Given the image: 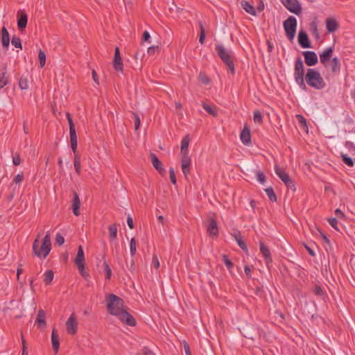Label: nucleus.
<instances>
[{"label": "nucleus", "mask_w": 355, "mask_h": 355, "mask_svg": "<svg viewBox=\"0 0 355 355\" xmlns=\"http://www.w3.org/2000/svg\"><path fill=\"white\" fill-rule=\"evenodd\" d=\"M73 197L72 200V211L75 216H78L80 215V201L78 196V194L76 191H73Z\"/></svg>", "instance_id": "20"}, {"label": "nucleus", "mask_w": 355, "mask_h": 355, "mask_svg": "<svg viewBox=\"0 0 355 355\" xmlns=\"http://www.w3.org/2000/svg\"><path fill=\"white\" fill-rule=\"evenodd\" d=\"M313 293L315 295L321 297L324 295V292L321 286L316 285L313 288Z\"/></svg>", "instance_id": "55"}, {"label": "nucleus", "mask_w": 355, "mask_h": 355, "mask_svg": "<svg viewBox=\"0 0 355 355\" xmlns=\"http://www.w3.org/2000/svg\"><path fill=\"white\" fill-rule=\"evenodd\" d=\"M287 188L291 189L292 191H295L296 190L295 185L294 183V181L289 178L288 181L284 182Z\"/></svg>", "instance_id": "54"}, {"label": "nucleus", "mask_w": 355, "mask_h": 355, "mask_svg": "<svg viewBox=\"0 0 355 355\" xmlns=\"http://www.w3.org/2000/svg\"><path fill=\"white\" fill-rule=\"evenodd\" d=\"M107 309L110 314L116 316L122 322L135 327L137 324L134 317L123 309L124 302L114 294L106 296Z\"/></svg>", "instance_id": "1"}, {"label": "nucleus", "mask_w": 355, "mask_h": 355, "mask_svg": "<svg viewBox=\"0 0 355 355\" xmlns=\"http://www.w3.org/2000/svg\"><path fill=\"white\" fill-rule=\"evenodd\" d=\"M66 329L69 334L74 335L78 330V322L75 313H72L66 322Z\"/></svg>", "instance_id": "10"}, {"label": "nucleus", "mask_w": 355, "mask_h": 355, "mask_svg": "<svg viewBox=\"0 0 355 355\" xmlns=\"http://www.w3.org/2000/svg\"><path fill=\"white\" fill-rule=\"evenodd\" d=\"M130 250L131 256L133 257L137 252V243L135 238H132L130 242Z\"/></svg>", "instance_id": "44"}, {"label": "nucleus", "mask_w": 355, "mask_h": 355, "mask_svg": "<svg viewBox=\"0 0 355 355\" xmlns=\"http://www.w3.org/2000/svg\"><path fill=\"white\" fill-rule=\"evenodd\" d=\"M80 274L84 277H89V273L85 270V263H82V267H78Z\"/></svg>", "instance_id": "58"}, {"label": "nucleus", "mask_w": 355, "mask_h": 355, "mask_svg": "<svg viewBox=\"0 0 355 355\" xmlns=\"http://www.w3.org/2000/svg\"><path fill=\"white\" fill-rule=\"evenodd\" d=\"M265 191H266V195L268 196V198L270 199V200L271 202H276L277 201V196L275 193L274 190H273V189L271 187H270L268 188H266L265 189Z\"/></svg>", "instance_id": "38"}, {"label": "nucleus", "mask_w": 355, "mask_h": 355, "mask_svg": "<svg viewBox=\"0 0 355 355\" xmlns=\"http://www.w3.org/2000/svg\"><path fill=\"white\" fill-rule=\"evenodd\" d=\"M74 153L73 164L76 172L78 175L81 173L80 155L78 151Z\"/></svg>", "instance_id": "31"}, {"label": "nucleus", "mask_w": 355, "mask_h": 355, "mask_svg": "<svg viewBox=\"0 0 355 355\" xmlns=\"http://www.w3.org/2000/svg\"><path fill=\"white\" fill-rule=\"evenodd\" d=\"M150 37V36L149 33L147 31H144L143 33L142 37H141L142 42L148 41Z\"/></svg>", "instance_id": "64"}, {"label": "nucleus", "mask_w": 355, "mask_h": 355, "mask_svg": "<svg viewBox=\"0 0 355 355\" xmlns=\"http://www.w3.org/2000/svg\"><path fill=\"white\" fill-rule=\"evenodd\" d=\"M66 117L67 119V121L69 122V136H70V143H71V148L73 153H76L77 151V146H78V142H77V135L75 129V125L73 123V121L72 120L71 114L67 112L66 114Z\"/></svg>", "instance_id": "7"}, {"label": "nucleus", "mask_w": 355, "mask_h": 355, "mask_svg": "<svg viewBox=\"0 0 355 355\" xmlns=\"http://www.w3.org/2000/svg\"><path fill=\"white\" fill-rule=\"evenodd\" d=\"M109 237L111 241L114 240L117 236V227L116 224H112L108 227Z\"/></svg>", "instance_id": "35"}, {"label": "nucleus", "mask_w": 355, "mask_h": 355, "mask_svg": "<svg viewBox=\"0 0 355 355\" xmlns=\"http://www.w3.org/2000/svg\"><path fill=\"white\" fill-rule=\"evenodd\" d=\"M150 159L155 168L159 172V174L163 175L165 170L157 155L153 153H150Z\"/></svg>", "instance_id": "15"}, {"label": "nucleus", "mask_w": 355, "mask_h": 355, "mask_svg": "<svg viewBox=\"0 0 355 355\" xmlns=\"http://www.w3.org/2000/svg\"><path fill=\"white\" fill-rule=\"evenodd\" d=\"M12 163L15 166H18L21 163L20 155L18 153H12Z\"/></svg>", "instance_id": "52"}, {"label": "nucleus", "mask_w": 355, "mask_h": 355, "mask_svg": "<svg viewBox=\"0 0 355 355\" xmlns=\"http://www.w3.org/2000/svg\"><path fill=\"white\" fill-rule=\"evenodd\" d=\"M341 158L343 162L349 167H352L354 166V161L352 158L347 156L346 154H341Z\"/></svg>", "instance_id": "40"}, {"label": "nucleus", "mask_w": 355, "mask_h": 355, "mask_svg": "<svg viewBox=\"0 0 355 355\" xmlns=\"http://www.w3.org/2000/svg\"><path fill=\"white\" fill-rule=\"evenodd\" d=\"M75 263L77 267H82V263H85L84 251L81 245L78 247L76 257L75 259Z\"/></svg>", "instance_id": "25"}, {"label": "nucleus", "mask_w": 355, "mask_h": 355, "mask_svg": "<svg viewBox=\"0 0 355 355\" xmlns=\"http://www.w3.org/2000/svg\"><path fill=\"white\" fill-rule=\"evenodd\" d=\"M222 259L229 270H231L234 267V263L229 259L228 256L226 254L222 255Z\"/></svg>", "instance_id": "41"}, {"label": "nucleus", "mask_w": 355, "mask_h": 355, "mask_svg": "<svg viewBox=\"0 0 355 355\" xmlns=\"http://www.w3.org/2000/svg\"><path fill=\"white\" fill-rule=\"evenodd\" d=\"M199 79L205 85H207L210 83V79L209 77L205 73L202 72H200L199 74Z\"/></svg>", "instance_id": "51"}, {"label": "nucleus", "mask_w": 355, "mask_h": 355, "mask_svg": "<svg viewBox=\"0 0 355 355\" xmlns=\"http://www.w3.org/2000/svg\"><path fill=\"white\" fill-rule=\"evenodd\" d=\"M152 265L156 269L159 268V261L157 257L155 254H154L153 257Z\"/></svg>", "instance_id": "61"}, {"label": "nucleus", "mask_w": 355, "mask_h": 355, "mask_svg": "<svg viewBox=\"0 0 355 355\" xmlns=\"http://www.w3.org/2000/svg\"><path fill=\"white\" fill-rule=\"evenodd\" d=\"M302 54L304 57V61L307 66L312 67L318 63V55L314 51H306L302 52Z\"/></svg>", "instance_id": "11"}, {"label": "nucleus", "mask_w": 355, "mask_h": 355, "mask_svg": "<svg viewBox=\"0 0 355 355\" xmlns=\"http://www.w3.org/2000/svg\"><path fill=\"white\" fill-rule=\"evenodd\" d=\"M219 58L227 66L232 74L235 73L234 63L232 57V52L227 51L222 44H216L215 48Z\"/></svg>", "instance_id": "5"}, {"label": "nucleus", "mask_w": 355, "mask_h": 355, "mask_svg": "<svg viewBox=\"0 0 355 355\" xmlns=\"http://www.w3.org/2000/svg\"><path fill=\"white\" fill-rule=\"evenodd\" d=\"M306 83L311 87L321 90L326 87V83L320 73L315 69L309 68L305 74Z\"/></svg>", "instance_id": "2"}, {"label": "nucleus", "mask_w": 355, "mask_h": 355, "mask_svg": "<svg viewBox=\"0 0 355 355\" xmlns=\"http://www.w3.org/2000/svg\"><path fill=\"white\" fill-rule=\"evenodd\" d=\"M310 31L316 40L319 39L320 35L318 29V24L315 21H313L312 22H311Z\"/></svg>", "instance_id": "36"}, {"label": "nucleus", "mask_w": 355, "mask_h": 355, "mask_svg": "<svg viewBox=\"0 0 355 355\" xmlns=\"http://www.w3.org/2000/svg\"><path fill=\"white\" fill-rule=\"evenodd\" d=\"M202 106L203 109L208 112L210 115L213 116H218V112L216 110V107L215 105L211 106L206 103L205 102H202Z\"/></svg>", "instance_id": "32"}, {"label": "nucleus", "mask_w": 355, "mask_h": 355, "mask_svg": "<svg viewBox=\"0 0 355 355\" xmlns=\"http://www.w3.org/2000/svg\"><path fill=\"white\" fill-rule=\"evenodd\" d=\"M19 86L21 89H28V80L26 78L21 77L19 81Z\"/></svg>", "instance_id": "49"}, {"label": "nucleus", "mask_w": 355, "mask_h": 355, "mask_svg": "<svg viewBox=\"0 0 355 355\" xmlns=\"http://www.w3.org/2000/svg\"><path fill=\"white\" fill-rule=\"evenodd\" d=\"M159 48L158 46H151L148 48L147 53L149 55H153L155 53H159Z\"/></svg>", "instance_id": "50"}, {"label": "nucleus", "mask_w": 355, "mask_h": 355, "mask_svg": "<svg viewBox=\"0 0 355 355\" xmlns=\"http://www.w3.org/2000/svg\"><path fill=\"white\" fill-rule=\"evenodd\" d=\"M169 177H170V180H171V182L173 184H176V177H175V171H174V168L171 167L169 168Z\"/></svg>", "instance_id": "53"}, {"label": "nucleus", "mask_w": 355, "mask_h": 355, "mask_svg": "<svg viewBox=\"0 0 355 355\" xmlns=\"http://www.w3.org/2000/svg\"><path fill=\"white\" fill-rule=\"evenodd\" d=\"M24 174L22 173H19L14 178L13 182H15V184H20L24 180Z\"/></svg>", "instance_id": "57"}, {"label": "nucleus", "mask_w": 355, "mask_h": 355, "mask_svg": "<svg viewBox=\"0 0 355 355\" xmlns=\"http://www.w3.org/2000/svg\"><path fill=\"white\" fill-rule=\"evenodd\" d=\"M334 73H338L340 71V62L337 57L333 58L331 62H329V67Z\"/></svg>", "instance_id": "23"}, {"label": "nucleus", "mask_w": 355, "mask_h": 355, "mask_svg": "<svg viewBox=\"0 0 355 355\" xmlns=\"http://www.w3.org/2000/svg\"><path fill=\"white\" fill-rule=\"evenodd\" d=\"M298 43L301 47L304 49L311 47V42L309 39L308 35L303 30H300L298 33Z\"/></svg>", "instance_id": "14"}, {"label": "nucleus", "mask_w": 355, "mask_h": 355, "mask_svg": "<svg viewBox=\"0 0 355 355\" xmlns=\"http://www.w3.org/2000/svg\"><path fill=\"white\" fill-rule=\"evenodd\" d=\"M284 28L285 30V33L287 38L292 41L296 33L297 28V19L293 16H289L287 19H286L284 23Z\"/></svg>", "instance_id": "6"}, {"label": "nucleus", "mask_w": 355, "mask_h": 355, "mask_svg": "<svg viewBox=\"0 0 355 355\" xmlns=\"http://www.w3.org/2000/svg\"><path fill=\"white\" fill-rule=\"evenodd\" d=\"M55 243L58 245H62L64 243V239L60 233H58L55 236Z\"/></svg>", "instance_id": "56"}, {"label": "nucleus", "mask_w": 355, "mask_h": 355, "mask_svg": "<svg viewBox=\"0 0 355 355\" xmlns=\"http://www.w3.org/2000/svg\"><path fill=\"white\" fill-rule=\"evenodd\" d=\"M102 260H103V265L104 269H105V279L110 280L112 277V270H111L110 266L108 265V263H107V261L105 260V253L102 256Z\"/></svg>", "instance_id": "33"}, {"label": "nucleus", "mask_w": 355, "mask_h": 355, "mask_svg": "<svg viewBox=\"0 0 355 355\" xmlns=\"http://www.w3.org/2000/svg\"><path fill=\"white\" fill-rule=\"evenodd\" d=\"M207 233L209 236H218V228L217 222L215 218H211L209 220V224L207 228Z\"/></svg>", "instance_id": "17"}, {"label": "nucleus", "mask_w": 355, "mask_h": 355, "mask_svg": "<svg viewBox=\"0 0 355 355\" xmlns=\"http://www.w3.org/2000/svg\"><path fill=\"white\" fill-rule=\"evenodd\" d=\"M296 119L302 127L307 129L306 119L301 114H297Z\"/></svg>", "instance_id": "48"}, {"label": "nucleus", "mask_w": 355, "mask_h": 355, "mask_svg": "<svg viewBox=\"0 0 355 355\" xmlns=\"http://www.w3.org/2000/svg\"><path fill=\"white\" fill-rule=\"evenodd\" d=\"M334 213L338 218L343 219L345 217V214L340 209H336Z\"/></svg>", "instance_id": "62"}, {"label": "nucleus", "mask_w": 355, "mask_h": 355, "mask_svg": "<svg viewBox=\"0 0 355 355\" xmlns=\"http://www.w3.org/2000/svg\"><path fill=\"white\" fill-rule=\"evenodd\" d=\"M113 67L116 71L122 72L123 70V64L121 58L119 49L117 46L114 50Z\"/></svg>", "instance_id": "13"}, {"label": "nucleus", "mask_w": 355, "mask_h": 355, "mask_svg": "<svg viewBox=\"0 0 355 355\" xmlns=\"http://www.w3.org/2000/svg\"><path fill=\"white\" fill-rule=\"evenodd\" d=\"M243 9L248 13L255 16L257 15L256 10L252 5H251L248 1L243 0L241 3Z\"/></svg>", "instance_id": "30"}, {"label": "nucleus", "mask_w": 355, "mask_h": 355, "mask_svg": "<svg viewBox=\"0 0 355 355\" xmlns=\"http://www.w3.org/2000/svg\"><path fill=\"white\" fill-rule=\"evenodd\" d=\"M199 26H200V36H199V42L201 44H202L205 42V30L202 22H201V21L199 22Z\"/></svg>", "instance_id": "42"}, {"label": "nucleus", "mask_w": 355, "mask_h": 355, "mask_svg": "<svg viewBox=\"0 0 355 355\" xmlns=\"http://www.w3.org/2000/svg\"><path fill=\"white\" fill-rule=\"evenodd\" d=\"M181 165L183 174L187 177L190 173L191 157L189 155L182 156Z\"/></svg>", "instance_id": "16"}, {"label": "nucleus", "mask_w": 355, "mask_h": 355, "mask_svg": "<svg viewBox=\"0 0 355 355\" xmlns=\"http://www.w3.org/2000/svg\"><path fill=\"white\" fill-rule=\"evenodd\" d=\"M46 313L43 309H40L37 313V317L35 320V324L40 329H44L46 326Z\"/></svg>", "instance_id": "18"}, {"label": "nucleus", "mask_w": 355, "mask_h": 355, "mask_svg": "<svg viewBox=\"0 0 355 355\" xmlns=\"http://www.w3.org/2000/svg\"><path fill=\"white\" fill-rule=\"evenodd\" d=\"M275 170L277 175L282 180L283 182L288 181V180L291 178L284 168L275 166Z\"/></svg>", "instance_id": "29"}, {"label": "nucleus", "mask_w": 355, "mask_h": 355, "mask_svg": "<svg viewBox=\"0 0 355 355\" xmlns=\"http://www.w3.org/2000/svg\"><path fill=\"white\" fill-rule=\"evenodd\" d=\"M254 121L256 123L261 124L263 123V116L259 110H256L254 112Z\"/></svg>", "instance_id": "43"}, {"label": "nucleus", "mask_w": 355, "mask_h": 355, "mask_svg": "<svg viewBox=\"0 0 355 355\" xmlns=\"http://www.w3.org/2000/svg\"><path fill=\"white\" fill-rule=\"evenodd\" d=\"M190 138L189 135L184 136L181 141V154L182 156L189 155V144Z\"/></svg>", "instance_id": "24"}, {"label": "nucleus", "mask_w": 355, "mask_h": 355, "mask_svg": "<svg viewBox=\"0 0 355 355\" xmlns=\"http://www.w3.org/2000/svg\"><path fill=\"white\" fill-rule=\"evenodd\" d=\"M326 26L328 33H334L339 27L337 21L332 17H329L326 19Z\"/></svg>", "instance_id": "22"}, {"label": "nucleus", "mask_w": 355, "mask_h": 355, "mask_svg": "<svg viewBox=\"0 0 355 355\" xmlns=\"http://www.w3.org/2000/svg\"><path fill=\"white\" fill-rule=\"evenodd\" d=\"M183 347L186 355H191L189 345L187 342H184Z\"/></svg>", "instance_id": "63"}, {"label": "nucleus", "mask_w": 355, "mask_h": 355, "mask_svg": "<svg viewBox=\"0 0 355 355\" xmlns=\"http://www.w3.org/2000/svg\"><path fill=\"white\" fill-rule=\"evenodd\" d=\"M8 78L7 66L6 64H4L3 67V71L0 74V89L3 88L8 84Z\"/></svg>", "instance_id": "26"}, {"label": "nucleus", "mask_w": 355, "mask_h": 355, "mask_svg": "<svg viewBox=\"0 0 355 355\" xmlns=\"http://www.w3.org/2000/svg\"><path fill=\"white\" fill-rule=\"evenodd\" d=\"M28 17L26 13H22L17 19V26L19 29H24L26 27Z\"/></svg>", "instance_id": "34"}, {"label": "nucleus", "mask_w": 355, "mask_h": 355, "mask_svg": "<svg viewBox=\"0 0 355 355\" xmlns=\"http://www.w3.org/2000/svg\"><path fill=\"white\" fill-rule=\"evenodd\" d=\"M232 236H234L235 241H236L237 244L239 245V246L243 250V251H245V252H248V248H247V245L245 243V242L243 241V237L240 233V232H235L232 234Z\"/></svg>", "instance_id": "28"}, {"label": "nucleus", "mask_w": 355, "mask_h": 355, "mask_svg": "<svg viewBox=\"0 0 355 355\" xmlns=\"http://www.w3.org/2000/svg\"><path fill=\"white\" fill-rule=\"evenodd\" d=\"M39 236L34 241L33 244V252L40 259H45L51 250V242L50 234L47 233L42 240V243L39 246Z\"/></svg>", "instance_id": "3"}, {"label": "nucleus", "mask_w": 355, "mask_h": 355, "mask_svg": "<svg viewBox=\"0 0 355 355\" xmlns=\"http://www.w3.org/2000/svg\"><path fill=\"white\" fill-rule=\"evenodd\" d=\"M328 222L330 225L336 230H338L337 227L338 220L336 218H331L328 219Z\"/></svg>", "instance_id": "59"}, {"label": "nucleus", "mask_w": 355, "mask_h": 355, "mask_svg": "<svg viewBox=\"0 0 355 355\" xmlns=\"http://www.w3.org/2000/svg\"><path fill=\"white\" fill-rule=\"evenodd\" d=\"M1 43L4 48H8L10 44L9 33L5 26L1 29Z\"/></svg>", "instance_id": "27"}, {"label": "nucleus", "mask_w": 355, "mask_h": 355, "mask_svg": "<svg viewBox=\"0 0 355 355\" xmlns=\"http://www.w3.org/2000/svg\"><path fill=\"white\" fill-rule=\"evenodd\" d=\"M294 78L296 83L302 89L306 90V85L304 82L305 74L303 62L300 57L296 58L294 65Z\"/></svg>", "instance_id": "4"}, {"label": "nucleus", "mask_w": 355, "mask_h": 355, "mask_svg": "<svg viewBox=\"0 0 355 355\" xmlns=\"http://www.w3.org/2000/svg\"><path fill=\"white\" fill-rule=\"evenodd\" d=\"M256 176H257V180L261 183V184H264L266 182V176L264 175V173H263V171H257L256 172Z\"/></svg>", "instance_id": "47"}, {"label": "nucleus", "mask_w": 355, "mask_h": 355, "mask_svg": "<svg viewBox=\"0 0 355 355\" xmlns=\"http://www.w3.org/2000/svg\"><path fill=\"white\" fill-rule=\"evenodd\" d=\"M282 4L291 12L296 15L302 12V7L297 0H281Z\"/></svg>", "instance_id": "8"}, {"label": "nucleus", "mask_w": 355, "mask_h": 355, "mask_svg": "<svg viewBox=\"0 0 355 355\" xmlns=\"http://www.w3.org/2000/svg\"><path fill=\"white\" fill-rule=\"evenodd\" d=\"M131 113L132 114L133 119L135 121V130L137 131L139 130V128L140 127V124H141L140 118H139V116L137 113L133 112H132Z\"/></svg>", "instance_id": "45"}, {"label": "nucleus", "mask_w": 355, "mask_h": 355, "mask_svg": "<svg viewBox=\"0 0 355 355\" xmlns=\"http://www.w3.org/2000/svg\"><path fill=\"white\" fill-rule=\"evenodd\" d=\"M51 343L53 352L57 354L60 347V338L57 333V330L55 328L53 329L51 333Z\"/></svg>", "instance_id": "19"}, {"label": "nucleus", "mask_w": 355, "mask_h": 355, "mask_svg": "<svg viewBox=\"0 0 355 355\" xmlns=\"http://www.w3.org/2000/svg\"><path fill=\"white\" fill-rule=\"evenodd\" d=\"M38 59L40 61V67H44L46 64V54L45 52L41 49L39 51Z\"/></svg>", "instance_id": "39"}, {"label": "nucleus", "mask_w": 355, "mask_h": 355, "mask_svg": "<svg viewBox=\"0 0 355 355\" xmlns=\"http://www.w3.org/2000/svg\"><path fill=\"white\" fill-rule=\"evenodd\" d=\"M260 252L262 254L266 267L270 269L272 265V259L269 248L263 241L259 242Z\"/></svg>", "instance_id": "9"}, {"label": "nucleus", "mask_w": 355, "mask_h": 355, "mask_svg": "<svg viewBox=\"0 0 355 355\" xmlns=\"http://www.w3.org/2000/svg\"><path fill=\"white\" fill-rule=\"evenodd\" d=\"M241 140L244 145H249L251 143V133L250 128L245 125L241 132Z\"/></svg>", "instance_id": "21"}, {"label": "nucleus", "mask_w": 355, "mask_h": 355, "mask_svg": "<svg viewBox=\"0 0 355 355\" xmlns=\"http://www.w3.org/2000/svg\"><path fill=\"white\" fill-rule=\"evenodd\" d=\"M53 277H54V273H53V270H49L46 271L44 273V282L45 284L49 285L52 282V281L53 279Z\"/></svg>", "instance_id": "37"}, {"label": "nucleus", "mask_w": 355, "mask_h": 355, "mask_svg": "<svg viewBox=\"0 0 355 355\" xmlns=\"http://www.w3.org/2000/svg\"><path fill=\"white\" fill-rule=\"evenodd\" d=\"M345 146L350 151L353 150L354 151L355 150V145L354 144L353 142L352 141H347L345 143Z\"/></svg>", "instance_id": "60"}, {"label": "nucleus", "mask_w": 355, "mask_h": 355, "mask_svg": "<svg viewBox=\"0 0 355 355\" xmlns=\"http://www.w3.org/2000/svg\"><path fill=\"white\" fill-rule=\"evenodd\" d=\"M334 52L333 47H328L320 54V62L323 64L325 68H328L329 62L330 61Z\"/></svg>", "instance_id": "12"}, {"label": "nucleus", "mask_w": 355, "mask_h": 355, "mask_svg": "<svg viewBox=\"0 0 355 355\" xmlns=\"http://www.w3.org/2000/svg\"><path fill=\"white\" fill-rule=\"evenodd\" d=\"M11 43L16 48H19L21 49H22L21 40L17 36H13L12 37V40H11Z\"/></svg>", "instance_id": "46"}]
</instances>
